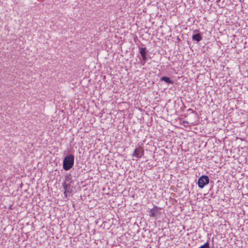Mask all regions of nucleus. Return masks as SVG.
Returning <instances> with one entry per match:
<instances>
[{
    "label": "nucleus",
    "mask_w": 248,
    "mask_h": 248,
    "mask_svg": "<svg viewBox=\"0 0 248 248\" xmlns=\"http://www.w3.org/2000/svg\"><path fill=\"white\" fill-rule=\"evenodd\" d=\"M74 163V156L73 155H67L63 161V168L65 170H69Z\"/></svg>",
    "instance_id": "nucleus-1"
},
{
    "label": "nucleus",
    "mask_w": 248,
    "mask_h": 248,
    "mask_svg": "<svg viewBox=\"0 0 248 248\" xmlns=\"http://www.w3.org/2000/svg\"><path fill=\"white\" fill-rule=\"evenodd\" d=\"M209 183V179L207 176L202 175L198 180V184L199 187L202 188Z\"/></svg>",
    "instance_id": "nucleus-2"
},
{
    "label": "nucleus",
    "mask_w": 248,
    "mask_h": 248,
    "mask_svg": "<svg viewBox=\"0 0 248 248\" xmlns=\"http://www.w3.org/2000/svg\"><path fill=\"white\" fill-rule=\"evenodd\" d=\"M144 153V150L143 147H139L136 148L133 152L132 156L139 158L143 155Z\"/></svg>",
    "instance_id": "nucleus-3"
},
{
    "label": "nucleus",
    "mask_w": 248,
    "mask_h": 248,
    "mask_svg": "<svg viewBox=\"0 0 248 248\" xmlns=\"http://www.w3.org/2000/svg\"><path fill=\"white\" fill-rule=\"evenodd\" d=\"M159 214V209L157 206H155L150 210L149 216L151 217H155Z\"/></svg>",
    "instance_id": "nucleus-4"
},
{
    "label": "nucleus",
    "mask_w": 248,
    "mask_h": 248,
    "mask_svg": "<svg viewBox=\"0 0 248 248\" xmlns=\"http://www.w3.org/2000/svg\"><path fill=\"white\" fill-rule=\"evenodd\" d=\"M192 39L199 42L202 40V37L200 33H197L192 35Z\"/></svg>",
    "instance_id": "nucleus-5"
},
{
    "label": "nucleus",
    "mask_w": 248,
    "mask_h": 248,
    "mask_svg": "<svg viewBox=\"0 0 248 248\" xmlns=\"http://www.w3.org/2000/svg\"><path fill=\"white\" fill-rule=\"evenodd\" d=\"M140 52L141 56L146 55L147 51L145 47H139Z\"/></svg>",
    "instance_id": "nucleus-6"
},
{
    "label": "nucleus",
    "mask_w": 248,
    "mask_h": 248,
    "mask_svg": "<svg viewBox=\"0 0 248 248\" xmlns=\"http://www.w3.org/2000/svg\"><path fill=\"white\" fill-rule=\"evenodd\" d=\"M161 80L162 81H164L167 83L169 84H172L173 82L170 79L169 77H162L161 78Z\"/></svg>",
    "instance_id": "nucleus-7"
},
{
    "label": "nucleus",
    "mask_w": 248,
    "mask_h": 248,
    "mask_svg": "<svg viewBox=\"0 0 248 248\" xmlns=\"http://www.w3.org/2000/svg\"><path fill=\"white\" fill-rule=\"evenodd\" d=\"M62 186L64 189V191L66 192H68V193L71 192V190H70V185L69 184H66V183H63L62 184Z\"/></svg>",
    "instance_id": "nucleus-8"
},
{
    "label": "nucleus",
    "mask_w": 248,
    "mask_h": 248,
    "mask_svg": "<svg viewBox=\"0 0 248 248\" xmlns=\"http://www.w3.org/2000/svg\"><path fill=\"white\" fill-rule=\"evenodd\" d=\"M209 243L208 241H207L205 243L200 246L199 248H209Z\"/></svg>",
    "instance_id": "nucleus-9"
},
{
    "label": "nucleus",
    "mask_w": 248,
    "mask_h": 248,
    "mask_svg": "<svg viewBox=\"0 0 248 248\" xmlns=\"http://www.w3.org/2000/svg\"><path fill=\"white\" fill-rule=\"evenodd\" d=\"M143 60L145 62L146 60V55L142 56Z\"/></svg>",
    "instance_id": "nucleus-10"
},
{
    "label": "nucleus",
    "mask_w": 248,
    "mask_h": 248,
    "mask_svg": "<svg viewBox=\"0 0 248 248\" xmlns=\"http://www.w3.org/2000/svg\"><path fill=\"white\" fill-rule=\"evenodd\" d=\"M188 111H190V112H192V113H193V112H194V111L193 110V109H192L191 108H189V109H188Z\"/></svg>",
    "instance_id": "nucleus-11"
},
{
    "label": "nucleus",
    "mask_w": 248,
    "mask_h": 248,
    "mask_svg": "<svg viewBox=\"0 0 248 248\" xmlns=\"http://www.w3.org/2000/svg\"><path fill=\"white\" fill-rule=\"evenodd\" d=\"M65 179L66 181H68L69 179V176H66Z\"/></svg>",
    "instance_id": "nucleus-12"
},
{
    "label": "nucleus",
    "mask_w": 248,
    "mask_h": 248,
    "mask_svg": "<svg viewBox=\"0 0 248 248\" xmlns=\"http://www.w3.org/2000/svg\"><path fill=\"white\" fill-rule=\"evenodd\" d=\"M67 192H66V191H64V195H65V197H66V196H67Z\"/></svg>",
    "instance_id": "nucleus-13"
},
{
    "label": "nucleus",
    "mask_w": 248,
    "mask_h": 248,
    "mask_svg": "<svg viewBox=\"0 0 248 248\" xmlns=\"http://www.w3.org/2000/svg\"><path fill=\"white\" fill-rule=\"evenodd\" d=\"M152 248L150 247V248Z\"/></svg>",
    "instance_id": "nucleus-14"
}]
</instances>
